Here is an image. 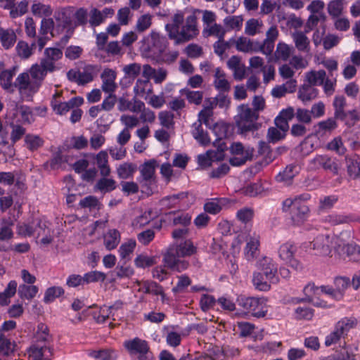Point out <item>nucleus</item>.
Returning <instances> with one entry per match:
<instances>
[{"label": "nucleus", "instance_id": "3", "mask_svg": "<svg viewBox=\"0 0 360 360\" xmlns=\"http://www.w3.org/2000/svg\"><path fill=\"white\" fill-rule=\"evenodd\" d=\"M46 76L38 64L32 65L29 72L20 74L15 79V85L18 87L21 97L27 101L36 94Z\"/></svg>", "mask_w": 360, "mask_h": 360}, {"label": "nucleus", "instance_id": "29", "mask_svg": "<svg viewBox=\"0 0 360 360\" xmlns=\"http://www.w3.org/2000/svg\"><path fill=\"white\" fill-rule=\"evenodd\" d=\"M230 41L234 44L237 51L243 53L257 52L254 48L253 41L247 37L240 36L237 39L231 38Z\"/></svg>", "mask_w": 360, "mask_h": 360}, {"label": "nucleus", "instance_id": "38", "mask_svg": "<svg viewBox=\"0 0 360 360\" xmlns=\"http://www.w3.org/2000/svg\"><path fill=\"white\" fill-rule=\"evenodd\" d=\"M318 90L313 86L307 84H304L298 91V98L303 103H307L315 98L317 96Z\"/></svg>", "mask_w": 360, "mask_h": 360}, {"label": "nucleus", "instance_id": "20", "mask_svg": "<svg viewBox=\"0 0 360 360\" xmlns=\"http://www.w3.org/2000/svg\"><path fill=\"white\" fill-rule=\"evenodd\" d=\"M117 72L115 70L105 68L101 74L102 81L101 89L107 94H113L117 85L116 84Z\"/></svg>", "mask_w": 360, "mask_h": 360}, {"label": "nucleus", "instance_id": "14", "mask_svg": "<svg viewBox=\"0 0 360 360\" xmlns=\"http://www.w3.org/2000/svg\"><path fill=\"white\" fill-rule=\"evenodd\" d=\"M257 266L267 280L278 283V266L272 258L264 256L257 261Z\"/></svg>", "mask_w": 360, "mask_h": 360}, {"label": "nucleus", "instance_id": "21", "mask_svg": "<svg viewBox=\"0 0 360 360\" xmlns=\"http://www.w3.org/2000/svg\"><path fill=\"white\" fill-rule=\"evenodd\" d=\"M296 250V246L292 243L287 242L280 246L278 249V256L284 262L297 269L299 267V263L294 259Z\"/></svg>", "mask_w": 360, "mask_h": 360}, {"label": "nucleus", "instance_id": "32", "mask_svg": "<svg viewBox=\"0 0 360 360\" xmlns=\"http://www.w3.org/2000/svg\"><path fill=\"white\" fill-rule=\"evenodd\" d=\"M263 21L257 18H250L245 24L244 32L248 36H255L263 32Z\"/></svg>", "mask_w": 360, "mask_h": 360}, {"label": "nucleus", "instance_id": "26", "mask_svg": "<svg viewBox=\"0 0 360 360\" xmlns=\"http://www.w3.org/2000/svg\"><path fill=\"white\" fill-rule=\"evenodd\" d=\"M309 168L311 169H317L323 168L328 170H336L335 162L327 155H319L309 162Z\"/></svg>", "mask_w": 360, "mask_h": 360}, {"label": "nucleus", "instance_id": "48", "mask_svg": "<svg viewBox=\"0 0 360 360\" xmlns=\"http://www.w3.org/2000/svg\"><path fill=\"white\" fill-rule=\"evenodd\" d=\"M136 171V165L131 162H124L117 168V173L120 179H129L134 176Z\"/></svg>", "mask_w": 360, "mask_h": 360}, {"label": "nucleus", "instance_id": "31", "mask_svg": "<svg viewBox=\"0 0 360 360\" xmlns=\"http://www.w3.org/2000/svg\"><path fill=\"white\" fill-rule=\"evenodd\" d=\"M136 247V242L134 239L130 238L124 241L118 249V253L121 260L127 262L130 260L131 256L133 254Z\"/></svg>", "mask_w": 360, "mask_h": 360}, {"label": "nucleus", "instance_id": "61", "mask_svg": "<svg viewBox=\"0 0 360 360\" xmlns=\"http://www.w3.org/2000/svg\"><path fill=\"white\" fill-rule=\"evenodd\" d=\"M64 293L61 287L53 286L46 289L44 293V302L49 303Z\"/></svg>", "mask_w": 360, "mask_h": 360}, {"label": "nucleus", "instance_id": "12", "mask_svg": "<svg viewBox=\"0 0 360 360\" xmlns=\"http://www.w3.org/2000/svg\"><path fill=\"white\" fill-rule=\"evenodd\" d=\"M60 96L59 93H56L51 101V106L53 112L58 115H64L71 109L79 107L84 103L83 98L80 96L74 97L68 101L63 102L59 99Z\"/></svg>", "mask_w": 360, "mask_h": 360}, {"label": "nucleus", "instance_id": "44", "mask_svg": "<svg viewBox=\"0 0 360 360\" xmlns=\"http://www.w3.org/2000/svg\"><path fill=\"white\" fill-rule=\"evenodd\" d=\"M357 324V320L353 317H345L340 320L335 325V328L342 335H345L347 333Z\"/></svg>", "mask_w": 360, "mask_h": 360}, {"label": "nucleus", "instance_id": "39", "mask_svg": "<svg viewBox=\"0 0 360 360\" xmlns=\"http://www.w3.org/2000/svg\"><path fill=\"white\" fill-rule=\"evenodd\" d=\"M226 30L220 24L213 23L205 26L202 30V34L205 37L214 36L218 39H224Z\"/></svg>", "mask_w": 360, "mask_h": 360}, {"label": "nucleus", "instance_id": "43", "mask_svg": "<svg viewBox=\"0 0 360 360\" xmlns=\"http://www.w3.org/2000/svg\"><path fill=\"white\" fill-rule=\"evenodd\" d=\"M89 356L96 360H117V352L112 349L91 350Z\"/></svg>", "mask_w": 360, "mask_h": 360}, {"label": "nucleus", "instance_id": "46", "mask_svg": "<svg viewBox=\"0 0 360 360\" xmlns=\"http://www.w3.org/2000/svg\"><path fill=\"white\" fill-rule=\"evenodd\" d=\"M192 135L193 138L201 145L207 146L210 143V139L208 135L202 128L200 123H193L192 125Z\"/></svg>", "mask_w": 360, "mask_h": 360}, {"label": "nucleus", "instance_id": "9", "mask_svg": "<svg viewBox=\"0 0 360 360\" xmlns=\"http://www.w3.org/2000/svg\"><path fill=\"white\" fill-rule=\"evenodd\" d=\"M237 301L240 307L254 316L263 317L267 313L266 301L263 297L240 296Z\"/></svg>", "mask_w": 360, "mask_h": 360}, {"label": "nucleus", "instance_id": "8", "mask_svg": "<svg viewBox=\"0 0 360 360\" xmlns=\"http://www.w3.org/2000/svg\"><path fill=\"white\" fill-rule=\"evenodd\" d=\"M155 166L153 160L144 162L140 167V176L138 179L142 192L150 195L155 186Z\"/></svg>", "mask_w": 360, "mask_h": 360}, {"label": "nucleus", "instance_id": "23", "mask_svg": "<svg viewBox=\"0 0 360 360\" xmlns=\"http://www.w3.org/2000/svg\"><path fill=\"white\" fill-rule=\"evenodd\" d=\"M325 4L322 0H314L308 6L307 9L311 13L309 18V22L312 25H316L319 21H324L326 15L323 11Z\"/></svg>", "mask_w": 360, "mask_h": 360}, {"label": "nucleus", "instance_id": "6", "mask_svg": "<svg viewBox=\"0 0 360 360\" xmlns=\"http://www.w3.org/2000/svg\"><path fill=\"white\" fill-rule=\"evenodd\" d=\"M54 18L57 23L56 25H55L54 20L52 18H44L42 19L40 27L41 35H47L49 33H51L53 37L55 34V32L58 33L70 25V18L63 11L56 12Z\"/></svg>", "mask_w": 360, "mask_h": 360}, {"label": "nucleus", "instance_id": "59", "mask_svg": "<svg viewBox=\"0 0 360 360\" xmlns=\"http://www.w3.org/2000/svg\"><path fill=\"white\" fill-rule=\"evenodd\" d=\"M346 105L345 98L342 96H337L333 101V106L335 108V116L337 118L343 119L345 113V107Z\"/></svg>", "mask_w": 360, "mask_h": 360}, {"label": "nucleus", "instance_id": "7", "mask_svg": "<svg viewBox=\"0 0 360 360\" xmlns=\"http://www.w3.org/2000/svg\"><path fill=\"white\" fill-rule=\"evenodd\" d=\"M124 346L134 360H153L148 342L139 338L126 340Z\"/></svg>", "mask_w": 360, "mask_h": 360}, {"label": "nucleus", "instance_id": "30", "mask_svg": "<svg viewBox=\"0 0 360 360\" xmlns=\"http://www.w3.org/2000/svg\"><path fill=\"white\" fill-rule=\"evenodd\" d=\"M134 288L140 292L158 295L161 292L160 285L151 281H136Z\"/></svg>", "mask_w": 360, "mask_h": 360}, {"label": "nucleus", "instance_id": "27", "mask_svg": "<svg viewBox=\"0 0 360 360\" xmlns=\"http://www.w3.org/2000/svg\"><path fill=\"white\" fill-rule=\"evenodd\" d=\"M95 161L97 167L100 171L102 176H108L111 172L110 165L108 164V155L107 150H101L95 156Z\"/></svg>", "mask_w": 360, "mask_h": 360}, {"label": "nucleus", "instance_id": "15", "mask_svg": "<svg viewBox=\"0 0 360 360\" xmlns=\"http://www.w3.org/2000/svg\"><path fill=\"white\" fill-rule=\"evenodd\" d=\"M63 56L62 51L58 48H47L44 51V56L41 60L38 67L46 75L48 72H52L55 69V62Z\"/></svg>", "mask_w": 360, "mask_h": 360}, {"label": "nucleus", "instance_id": "40", "mask_svg": "<svg viewBox=\"0 0 360 360\" xmlns=\"http://www.w3.org/2000/svg\"><path fill=\"white\" fill-rule=\"evenodd\" d=\"M252 283L256 289L260 291H268L271 285L275 283L266 279V277L262 272H255L253 274Z\"/></svg>", "mask_w": 360, "mask_h": 360}, {"label": "nucleus", "instance_id": "54", "mask_svg": "<svg viewBox=\"0 0 360 360\" xmlns=\"http://www.w3.org/2000/svg\"><path fill=\"white\" fill-rule=\"evenodd\" d=\"M229 129V126L224 122H217L213 126L212 131L217 136L214 146H216L217 143H219V141H224L223 139L226 137Z\"/></svg>", "mask_w": 360, "mask_h": 360}, {"label": "nucleus", "instance_id": "62", "mask_svg": "<svg viewBox=\"0 0 360 360\" xmlns=\"http://www.w3.org/2000/svg\"><path fill=\"white\" fill-rule=\"evenodd\" d=\"M35 220L32 223L19 224L17 226V233L23 237H30L34 235Z\"/></svg>", "mask_w": 360, "mask_h": 360}, {"label": "nucleus", "instance_id": "18", "mask_svg": "<svg viewBox=\"0 0 360 360\" xmlns=\"http://www.w3.org/2000/svg\"><path fill=\"white\" fill-rule=\"evenodd\" d=\"M259 236L256 233L250 234L246 238V244L244 248V257L248 261H253L259 253Z\"/></svg>", "mask_w": 360, "mask_h": 360}, {"label": "nucleus", "instance_id": "60", "mask_svg": "<svg viewBox=\"0 0 360 360\" xmlns=\"http://www.w3.org/2000/svg\"><path fill=\"white\" fill-rule=\"evenodd\" d=\"M344 8V0H331L328 4V12L333 18L340 16Z\"/></svg>", "mask_w": 360, "mask_h": 360}, {"label": "nucleus", "instance_id": "49", "mask_svg": "<svg viewBox=\"0 0 360 360\" xmlns=\"http://www.w3.org/2000/svg\"><path fill=\"white\" fill-rule=\"evenodd\" d=\"M349 261L360 263V246L354 243L347 245V249L342 253Z\"/></svg>", "mask_w": 360, "mask_h": 360}, {"label": "nucleus", "instance_id": "11", "mask_svg": "<svg viewBox=\"0 0 360 360\" xmlns=\"http://www.w3.org/2000/svg\"><path fill=\"white\" fill-rule=\"evenodd\" d=\"M7 117L16 123L31 124L34 120L32 112L29 107L19 105L15 102L8 105Z\"/></svg>", "mask_w": 360, "mask_h": 360}, {"label": "nucleus", "instance_id": "50", "mask_svg": "<svg viewBox=\"0 0 360 360\" xmlns=\"http://www.w3.org/2000/svg\"><path fill=\"white\" fill-rule=\"evenodd\" d=\"M121 305V303L115 304L114 306L108 307L103 306L100 308L98 313L94 314V319L98 323H104L107 319L114 314L112 313V310L116 307L118 309Z\"/></svg>", "mask_w": 360, "mask_h": 360}, {"label": "nucleus", "instance_id": "16", "mask_svg": "<svg viewBox=\"0 0 360 360\" xmlns=\"http://www.w3.org/2000/svg\"><path fill=\"white\" fill-rule=\"evenodd\" d=\"M353 238V233L351 230H344L338 234H330L332 250H334L339 255L347 249V245Z\"/></svg>", "mask_w": 360, "mask_h": 360}, {"label": "nucleus", "instance_id": "22", "mask_svg": "<svg viewBox=\"0 0 360 360\" xmlns=\"http://www.w3.org/2000/svg\"><path fill=\"white\" fill-rule=\"evenodd\" d=\"M94 68L91 65L86 66L82 70H70L68 71V78L78 84H84L93 80Z\"/></svg>", "mask_w": 360, "mask_h": 360}, {"label": "nucleus", "instance_id": "55", "mask_svg": "<svg viewBox=\"0 0 360 360\" xmlns=\"http://www.w3.org/2000/svg\"><path fill=\"white\" fill-rule=\"evenodd\" d=\"M43 143V139L38 135L29 134L25 137V145L30 150L38 149Z\"/></svg>", "mask_w": 360, "mask_h": 360}, {"label": "nucleus", "instance_id": "19", "mask_svg": "<svg viewBox=\"0 0 360 360\" xmlns=\"http://www.w3.org/2000/svg\"><path fill=\"white\" fill-rule=\"evenodd\" d=\"M304 291L307 296H311V292H313L314 295L325 294L335 300H340L342 298V294L336 290L335 288L328 285L316 287L314 284H309L304 288Z\"/></svg>", "mask_w": 360, "mask_h": 360}, {"label": "nucleus", "instance_id": "24", "mask_svg": "<svg viewBox=\"0 0 360 360\" xmlns=\"http://www.w3.org/2000/svg\"><path fill=\"white\" fill-rule=\"evenodd\" d=\"M29 358L32 360H50L51 349L45 345H32L27 349Z\"/></svg>", "mask_w": 360, "mask_h": 360}, {"label": "nucleus", "instance_id": "2", "mask_svg": "<svg viewBox=\"0 0 360 360\" xmlns=\"http://www.w3.org/2000/svg\"><path fill=\"white\" fill-rule=\"evenodd\" d=\"M165 30L169 38L175 40L176 44L188 41L199 34L195 14L187 16L184 22V15L181 11L174 15L172 22L167 24Z\"/></svg>", "mask_w": 360, "mask_h": 360}, {"label": "nucleus", "instance_id": "4", "mask_svg": "<svg viewBox=\"0 0 360 360\" xmlns=\"http://www.w3.org/2000/svg\"><path fill=\"white\" fill-rule=\"evenodd\" d=\"M282 210L283 212L289 214L292 221L295 224H301L309 212V208L302 196L285 199L283 202Z\"/></svg>", "mask_w": 360, "mask_h": 360}, {"label": "nucleus", "instance_id": "35", "mask_svg": "<svg viewBox=\"0 0 360 360\" xmlns=\"http://www.w3.org/2000/svg\"><path fill=\"white\" fill-rule=\"evenodd\" d=\"M13 221L11 218H3L0 221V240H9L13 237Z\"/></svg>", "mask_w": 360, "mask_h": 360}, {"label": "nucleus", "instance_id": "10", "mask_svg": "<svg viewBox=\"0 0 360 360\" xmlns=\"http://www.w3.org/2000/svg\"><path fill=\"white\" fill-rule=\"evenodd\" d=\"M232 157L229 159L231 165L238 167L244 165L253 157L254 148L250 146H244L240 142H234L229 147Z\"/></svg>", "mask_w": 360, "mask_h": 360}, {"label": "nucleus", "instance_id": "5", "mask_svg": "<svg viewBox=\"0 0 360 360\" xmlns=\"http://www.w3.org/2000/svg\"><path fill=\"white\" fill-rule=\"evenodd\" d=\"M259 113L250 108L248 105L238 107V115L236 117V126L241 134L257 129L256 123Z\"/></svg>", "mask_w": 360, "mask_h": 360}, {"label": "nucleus", "instance_id": "52", "mask_svg": "<svg viewBox=\"0 0 360 360\" xmlns=\"http://www.w3.org/2000/svg\"><path fill=\"white\" fill-rule=\"evenodd\" d=\"M158 119L160 125L167 129H172L174 127V115L172 112L167 110L161 111L158 114Z\"/></svg>", "mask_w": 360, "mask_h": 360}, {"label": "nucleus", "instance_id": "56", "mask_svg": "<svg viewBox=\"0 0 360 360\" xmlns=\"http://www.w3.org/2000/svg\"><path fill=\"white\" fill-rule=\"evenodd\" d=\"M32 12L34 15L42 18L50 16L53 11L50 6L37 3L32 6Z\"/></svg>", "mask_w": 360, "mask_h": 360}, {"label": "nucleus", "instance_id": "58", "mask_svg": "<svg viewBox=\"0 0 360 360\" xmlns=\"http://www.w3.org/2000/svg\"><path fill=\"white\" fill-rule=\"evenodd\" d=\"M295 46L300 51H306L309 44V40L307 36L301 32H296L292 34Z\"/></svg>", "mask_w": 360, "mask_h": 360}, {"label": "nucleus", "instance_id": "36", "mask_svg": "<svg viewBox=\"0 0 360 360\" xmlns=\"http://www.w3.org/2000/svg\"><path fill=\"white\" fill-rule=\"evenodd\" d=\"M15 41L16 34L13 29L0 27V42L4 49H8L12 47Z\"/></svg>", "mask_w": 360, "mask_h": 360}, {"label": "nucleus", "instance_id": "33", "mask_svg": "<svg viewBox=\"0 0 360 360\" xmlns=\"http://www.w3.org/2000/svg\"><path fill=\"white\" fill-rule=\"evenodd\" d=\"M120 233L116 229H110L103 236V244L108 250L117 248L120 242Z\"/></svg>", "mask_w": 360, "mask_h": 360}, {"label": "nucleus", "instance_id": "13", "mask_svg": "<svg viewBox=\"0 0 360 360\" xmlns=\"http://www.w3.org/2000/svg\"><path fill=\"white\" fill-rule=\"evenodd\" d=\"M314 235L315 237L311 242V245L313 250L316 251L315 254L319 255H329L332 250L330 233L316 231Z\"/></svg>", "mask_w": 360, "mask_h": 360}, {"label": "nucleus", "instance_id": "53", "mask_svg": "<svg viewBox=\"0 0 360 360\" xmlns=\"http://www.w3.org/2000/svg\"><path fill=\"white\" fill-rule=\"evenodd\" d=\"M152 219L151 212L146 210L137 215L132 221L131 226L134 229H141L143 226L147 225Z\"/></svg>", "mask_w": 360, "mask_h": 360}, {"label": "nucleus", "instance_id": "64", "mask_svg": "<svg viewBox=\"0 0 360 360\" xmlns=\"http://www.w3.org/2000/svg\"><path fill=\"white\" fill-rule=\"evenodd\" d=\"M103 176L98 181L96 184V188L101 192H109L115 188V181L112 179Z\"/></svg>", "mask_w": 360, "mask_h": 360}, {"label": "nucleus", "instance_id": "63", "mask_svg": "<svg viewBox=\"0 0 360 360\" xmlns=\"http://www.w3.org/2000/svg\"><path fill=\"white\" fill-rule=\"evenodd\" d=\"M34 340L37 342L45 343L49 341L50 335L47 326L44 323H39L34 335Z\"/></svg>", "mask_w": 360, "mask_h": 360}, {"label": "nucleus", "instance_id": "45", "mask_svg": "<svg viewBox=\"0 0 360 360\" xmlns=\"http://www.w3.org/2000/svg\"><path fill=\"white\" fill-rule=\"evenodd\" d=\"M298 173L297 167L295 165H288L285 169L276 176V180L287 185L291 183L293 177Z\"/></svg>", "mask_w": 360, "mask_h": 360}, {"label": "nucleus", "instance_id": "28", "mask_svg": "<svg viewBox=\"0 0 360 360\" xmlns=\"http://www.w3.org/2000/svg\"><path fill=\"white\" fill-rule=\"evenodd\" d=\"M152 91V84L148 80L137 79L134 86V92L136 97L137 96L148 100V97L151 94Z\"/></svg>", "mask_w": 360, "mask_h": 360}, {"label": "nucleus", "instance_id": "41", "mask_svg": "<svg viewBox=\"0 0 360 360\" xmlns=\"http://www.w3.org/2000/svg\"><path fill=\"white\" fill-rule=\"evenodd\" d=\"M226 30L238 32L242 29L243 18L242 15H229L223 20Z\"/></svg>", "mask_w": 360, "mask_h": 360}, {"label": "nucleus", "instance_id": "42", "mask_svg": "<svg viewBox=\"0 0 360 360\" xmlns=\"http://www.w3.org/2000/svg\"><path fill=\"white\" fill-rule=\"evenodd\" d=\"M326 73L324 70H311L305 74V82L311 86L322 85Z\"/></svg>", "mask_w": 360, "mask_h": 360}, {"label": "nucleus", "instance_id": "17", "mask_svg": "<svg viewBox=\"0 0 360 360\" xmlns=\"http://www.w3.org/2000/svg\"><path fill=\"white\" fill-rule=\"evenodd\" d=\"M143 41L146 45V50L152 51L154 53H162L164 51L167 45L166 38L153 30Z\"/></svg>", "mask_w": 360, "mask_h": 360}, {"label": "nucleus", "instance_id": "25", "mask_svg": "<svg viewBox=\"0 0 360 360\" xmlns=\"http://www.w3.org/2000/svg\"><path fill=\"white\" fill-rule=\"evenodd\" d=\"M213 85L219 93L228 92L231 89V83L226 73L219 68L214 71Z\"/></svg>", "mask_w": 360, "mask_h": 360}, {"label": "nucleus", "instance_id": "1", "mask_svg": "<svg viewBox=\"0 0 360 360\" xmlns=\"http://www.w3.org/2000/svg\"><path fill=\"white\" fill-rule=\"evenodd\" d=\"M197 252V248L190 239L174 241L163 255V263L167 268L181 272L188 269V262L182 258L191 257Z\"/></svg>", "mask_w": 360, "mask_h": 360}, {"label": "nucleus", "instance_id": "47", "mask_svg": "<svg viewBox=\"0 0 360 360\" xmlns=\"http://www.w3.org/2000/svg\"><path fill=\"white\" fill-rule=\"evenodd\" d=\"M337 127V123L333 118H329L321 121L314 126L315 132L317 136H323L326 133H330Z\"/></svg>", "mask_w": 360, "mask_h": 360}, {"label": "nucleus", "instance_id": "34", "mask_svg": "<svg viewBox=\"0 0 360 360\" xmlns=\"http://www.w3.org/2000/svg\"><path fill=\"white\" fill-rule=\"evenodd\" d=\"M228 202L229 200L225 198H212L205 203L204 210L209 214H216L221 211L223 206L226 205Z\"/></svg>", "mask_w": 360, "mask_h": 360}, {"label": "nucleus", "instance_id": "37", "mask_svg": "<svg viewBox=\"0 0 360 360\" xmlns=\"http://www.w3.org/2000/svg\"><path fill=\"white\" fill-rule=\"evenodd\" d=\"M293 51V47L283 41L277 44L276 49L274 52L276 60L287 61Z\"/></svg>", "mask_w": 360, "mask_h": 360}, {"label": "nucleus", "instance_id": "57", "mask_svg": "<svg viewBox=\"0 0 360 360\" xmlns=\"http://www.w3.org/2000/svg\"><path fill=\"white\" fill-rule=\"evenodd\" d=\"M134 262L137 268L145 269L155 264V259L154 257L148 256L145 254H140L136 257Z\"/></svg>", "mask_w": 360, "mask_h": 360}, {"label": "nucleus", "instance_id": "51", "mask_svg": "<svg viewBox=\"0 0 360 360\" xmlns=\"http://www.w3.org/2000/svg\"><path fill=\"white\" fill-rule=\"evenodd\" d=\"M39 288L34 285L22 284L18 288V295L21 298L31 300L38 293Z\"/></svg>", "mask_w": 360, "mask_h": 360}]
</instances>
